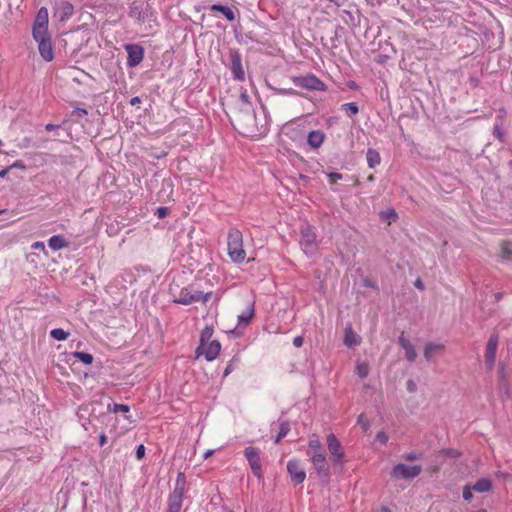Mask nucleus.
<instances>
[{"instance_id": "3c124183", "label": "nucleus", "mask_w": 512, "mask_h": 512, "mask_svg": "<svg viewBox=\"0 0 512 512\" xmlns=\"http://www.w3.org/2000/svg\"><path fill=\"white\" fill-rule=\"evenodd\" d=\"M24 167H25L24 164L20 161H16L10 166V168H21V169H23Z\"/></svg>"}, {"instance_id": "cd10ccee", "label": "nucleus", "mask_w": 512, "mask_h": 512, "mask_svg": "<svg viewBox=\"0 0 512 512\" xmlns=\"http://www.w3.org/2000/svg\"><path fill=\"white\" fill-rule=\"evenodd\" d=\"M369 370L370 368L367 362L358 361L356 363V373L361 379H364L368 376Z\"/></svg>"}, {"instance_id": "ddd939ff", "label": "nucleus", "mask_w": 512, "mask_h": 512, "mask_svg": "<svg viewBox=\"0 0 512 512\" xmlns=\"http://www.w3.org/2000/svg\"><path fill=\"white\" fill-rule=\"evenodd\" d=\"M295 83L297 86L309 90L324 91L326 88L325 84L314 75L300 77L295 80Z\"/></svg>"}, {"instance_id": "6e6d98bb", "label": "nucleus", "mask_w": 512, "mask_h": 512, "mask_svg": "<svg viewBox=\"0 0 512 512\" xmlns=\"http://www.w3.org/2000/svg\"><path fill=\"white\" fill-rule=\"evenodd\" d=\"M415 286H416L417 288H419V289H423V287H424V286H423L422 281H421V280H419V279H418V280H416V282H415Z\"/></svg>"}, {"instance_id": "39448f33", "label": "nucleus", "mask_w": 512, "mask_h": 512, "mask_svg": "<svg viewBox=\"0 0 512 512\" xmlns=\"http://www.w3.org/2000/svg\"><path fill=\"white\" fill-rule=\"evenodd\" d=\"M300 247L308 256L313 257L318 252L319 242L313 228L308 223H304L300 228Z\"/></svg>"}, {"instance_id": "864d4df0", "label": "nucleus", "mask_w": 512, "mask_h": 512, "mask_svg": "<svg viewBox=\"0 0 512 512\" xmlns=\"http://www.w3.org/2000/svg\"><path fill=\"white\" fill-rule=\"evenodd\" d=\"M10 168H6L0 171V178H5Z\"/></svg>"}, {"instance_id": "2f4dec72", "label": "nucleus", "mask_w": 512, "mask_h": 512, "mask_svg": "<svg viewBox=\"0 0 512 512\" xmlns=\"http://www.w3.org/2000/svg\"><path fill=\"white\" fill-rule=\"evenodd\" d=\"M108 408H109V411H112L114 413H118V412L127 413L130 410V407L128 405L117 404V403H114L113 407H111V405H109Z\"/></svg>"}, {"instance_id": "13d9d810", "label": "nucleus", "mask_w": 512, "mask_h": 512, "mask_svg": "<svg viewBox=\"0 0 512 512\" xmlns=\"http://www.w3.org/2000/svg\"><path fill=\"white\" fill-rule=\"evenodd\" d=\"M380 511L381 512H391V510L387 506H382Z\"/></svg>"}, {"instance_id": "f03ea898", "label": "nucleus", "mask_w": 512, "mask_h": 512, "mask_svg": "<svg viewBox=\"0 0 512 512\" xmlns=\"http://www.w3.org/2000/svg\"><path fill=\"white\" fill-rule=\"evenodd\" d=\"M219 298L214 295L212 292H208L203 294L202 292L192 289V288H183L178 296L177 302L184 305H189L194 302L202 301L204 304L211 303V307L206 315L207 318L214 319L218 316L216 306L213 307L216 302H218Z\"/></svg>"}, {"instance_id": "aec40b11", "label": "nucleus", "mask_w": 512, "mask_h": 512, "mask_svg": "<svg viewBox=\"0 0 512 512\" xmlns=\"http://www.w3.org/2000/svg\"><path fill=\"white\" fill-rule=\"evenodd\" d=\"M48 246L53 251H58L69 246V242L62 235H54L48 240Z\"/></svg>"}, {"instance_id": "a211bd4d", "label": "nucleus", "mask_w": 512, "mask_h": 512, "mask_svg": "<svg viewBox=\"0 0 512 512\" xmlns=\"http://www.w3.org/2000/svg\"><path fill=\"white\" fill-rule=\"evenodd\" d=\"M325 140V134L321 130H313L308 134L307 143L313 149L321 147Z\"/></svg>"}, {"instance_id": "b1692460", "label": "nucleus", "mask_w": 512, "mask_h": 512, "mask_svg": "<svg viewBox=\"0 0 512 512\" xmlns=\"http://www.w3.org/2000/svg\"><path fill=\"white\" fill-rule=\"evenodd\" d=\"M210 9H211V11H216V12L222 13L225 16V18L229 21L235 20L234 11L228 6H224V5H220V4H213L210 7Z\"/></svg>"}, {"instance_id": "72a5a7b5", "label": "nucleus", "mask_w": 512, "mask_h": 512, "mask_svg": "<svg viewBox=\"0 0 512 512\" xmlns=\"http://www.w3.org/2000/svg\"><path fill=\"white\" fill-rule=\"evenodd\" d=\"M472 491H474V490L472 489V486H470V485H465L463 487L462 496L465 501H470L473 498Z\"/></svg>"}, {"instance_id": "f704fd0d", "label": "nucleus", "mask_w": 512, "mask_h": 512, "mask_svg": "<svg viewBox=\"0 0 512 512\" xmlns=\"http://www.w3.org/2000/svg\"><path fill=\"white\" fill-rule=\"evenodd\" d=\"M396 217H397V214H396L395 210H393V209H388L386 211L381 212V218L383 220H394V219H396Z\"/></svg>"}, {"instance_id": "7c9ffc66", "label": "nucleus", "mask_w": 512, "mask_h": 512, "mask_svg": "<svg viewBox=\"0 0 512 512\" xmlns=\"http://www.w3.org/2000/svg\"><path fill=\"white\" fill-rule=\"evenodd\" d=\"M254 315V308L253 305H249L246 309V311L242 312L237 316V320H251Z\"/></svg>"}, {"instance_id": "de8ad7c7", "label": "nucleus", "mask_w": 512, "mask_h": 512, "mask_svg": "<svg viewBox=\"0 0 512 512\" xmlns=\"http://www.w3.org/2000/svg\"><path fill=\"white\" fill-rule=\"evenodd\" d=\"M444 452L450 456V457H457L458 456V452L453 450V449H447V450H444Z\"/></svg>"}, {"instance_id": "c03bdc74", "label": "nucleus", "mask_w": 512, "mask_h": 512, "mask_svg": "<svg viewBox=\"0 0 512 512\" xmlns=\"http://www.w3.org/2000/svg\"><path fill=\"white\" fill-rule=\"evenodd\" d=\"M407 390L409 392H415L416 391V384L413 380H408L406 383Z\"/></svg>"}, {"instance_id": "a19ab883", "label": "nucleus", "mask_w": 512, "mask_h": 512, "mask_svg": "<svg viewBox=\"0 0 512 512\" xmlns=\"http://www.w3.org/2000/svg\"><path fill=\"white\" fill-rule=\"evenodd\" d=\"M168 208L166 207H159L156 211V215L158 218L162 219L165 218L168 215Z\"/></svg>"}, {"instance_id": "bb28decb", "label": "nucleus", "mask_w": 512, "mask_h": 512, "mask_svg": "<svg viewBox=\"0 0 512 512\" xmlns=\"http://www.w3.org/2000/svg\"><path fill=\"white\" fill-rule=\"evenodd\" d=\"M308 446L310 449V451L308 452L309 455H311V453H317V452L323 453L321 443L315 434L312 435V437L310 438Z\"/></svg>"}, {"instance_id": "2eb2a0df", "label": "nucleus", "mask_w": 512, "mask_h": 512, "mask_svg": "<svg viewBox=\"0 0 512 512\" xmlns=\"http://www.w3.org/2000/svg\"><path fill=\"white\" fill-rule=\"evenodd\" d=\"M221 350V344L218 340L210 341L206 346L203 347L201 355H204L205 359L210 362L217 358Z\"/></svg>"}, {"instance_id": "603ef678", "label": "nucleus", "mask_w": 512, "mask_h": 512, "mask_svg": "<svg viewBox=\"0 0 512 512\" xmlns=\"http://www.w3.org/2000/svg\"><path fill=\"white\" fill-rule=\"evenodd\" d=\"M57 128H58V126H56V125H54V124H47V125L45 126V129H46L47 131H53V130H55V129H57Z\"/></svg>"}, {"instance_id": "1a4fd4ad", "label": "nucleus", "mask_w": 512, "mask_h": 512, "mask_svg": "<svg viewBox=\"0 0 512 512\" xmlns=\"http://www.w3.org/2000/svg\"><path fill=\"white\" fill-rule=\"evenodd\" d=\"M244 455L249 463L252 473L258 479H262L263 472L259 450L253 446H249L245 448Z\"/></svg>"}, {"instance_id": "c9c22d12", "label": "nucleus", "mask_w": 512, "mask_h": 512, "mask_svg": "<svg viewBox=\"0 0 512 512\" xmlns=\"http://www.w3.org/2000/svg\"><path fill=\"white\" fill-rule=\"evenodd\" d=\"M357 422L361 425L364 431H367L370 427V423L364 414L359 415Z\"/></svg>"}, {"instance_id": "20e7f679", "label": "nucleus", "mask_w": 512, "mask_h": 512, "mask_svg": "<svg viewBox=\"0 0 512 512\" xmlns=\"http://www.w3.org/2000/svg\"><path fill=\"white\" fill-rule=\"evenodd\" d=\"M186 476L184 472H178L175 487L168 496L167 512H180L183 504V497L186 487Z\"/></svg>"}, {"instance_id": "423d86ee", "label": "nucleus", "mask_w": 512, "mask_h": 512, "mask_svg": "<svg viewBox=\"0 0 512 512\" xmlns=\"http://www.w3.org/2000/svg\"><path fill=\"white\" fill-rule=\"evenodd\" d=\"M327 447L331 455V460L334 466L342 465L344 463L345 453L342 445L335 434L330 433L327 436Z\"/></svg>"}, {"instance_id": "052dcab7", "label": "nucleus", "mask_w": 512, "mask_h": 512, "mask_svg": "<svg viewBox=\"0 0 512 512\" xmlns=\"http://www.w3.org/2000/svg\"><path fill=\"white\" fill-rule=\"evenodd\" d=\"M368 181H370V182L375 181V177H374V175H372V174H371V175H369V176H368Z\"/></svg>"}, {"instance_id": "4c0bfd02", "label": "nucleus", "mask_w": 512, "mask_h": 512, "mask_svg": "<svg viewBox=\"0 0 512 512\" xmlns=\"http://www.w3.org/2000/svg\"><path fill=\"white\" fill-rule=\"evenodd\" d=\"M135 455L138 460L145 456V446L143 444L137 446Z\"/></svg>"}, {"instance_id": "4be33fe9", "label": "nucleus", "mask_w": 512, "mask_h": 512, "mask_svg": "<svg viewBox=\"0 0 512 512\" xmlns=\"http://www.w3.org/2000/svg\"><path fill=\"white\" fill-rule=\"evenodd\" d=\"M472 489L478 493H485L492 489V481L488 478H481L475 482Z\"/></svg>"}, {"instance_id": "6e6552de", "label": "nucleus", "mask_w": 512, "mask_h": 512, "mask_svg": "<svg viewBox=\"0 0 512 512\" xmlns=\"http://www.w3.org/2000/svg\"><path fill=\"white\" fill-rule=\"evenodd\" d=\"M498 344H499V335L497 332H494L490 335V337L488 339L485 354H484L485 365H486L487 370H489V371H492L494 369Z\"/></svg>"}, {"instance_id": "4d7b16f0", "label": "nucleus", "mask_w": 512, "mask_h": 512, "mask_svg": "<svg viewBox=\"0 0 512 512\" xmlns=\"http://www.w3.org/2000/svg\"><path fill=\"white\" fill-rule=\"evenodd\" d=\"M213 452H214L213 450L206 451L204 454V457L207 458V457L211 456L213 454Z\"/></svg>"}, {"instance_id": "79ce46f5", "label": "nucleus", "mask_w": 512, "mask_h": 512, "mask_svg": "<svg viewBox=\"0 0 512 512\" xmlns=\"http://www.w3.org/2000/svg\"><path fill=\"white\" fill-rule=\"evenodd\" d=\"M328 177H329L331 183H335L337 180H341L343 178L342 174L336 173V172L329 173Z\"/></svg>"}, {"instance_id": "69168bd1", "label": "nucleus", "mask_w": 512, "mask_h": 512, "mask_svg": "<svg viewBox=\"0 0 512 512\" xmlns=\"http://www.w3.org/2000/svg\"><path fill=\"white\" fill-rule=\"evenodd\" d=\"M2 144H3V143H2V141L0 140V147L2 146Z\"/></svg>"}, {"instance_id": "6ab92c4d", "label": "nucleus", "mask_w": 512, "mask_h": 512, "mask_svg": "<svg viewBox=\"0 0 512 512\" xmlns=\"http://www.w3.org/2000/svg\"><path fill=\"white\" fill-rule=\"evenodd\" d=\"M361 343V337L353 331L351 325H348L346 328H345V333H344V344L351 348V347H354V346H357Z\"/></svg>"}, {"instance_id": "09e8293b", "label": "nucleus", "mask_w": 512, "mask_h": 512, "mask_svg": "<svg viewBox=\"0 0 512 512\" xmlns=\"http://www.w3.org/2000/svg\"><path fill=\"white\" fill-rule=\"evenodd\" d=\"M494 135L497 138L502 139V132H501V130H500L498 125H496L495 128H494Z\"/></svg>"}, {"instance_id": "f257e3e1", "label": "nucleus", "mask_w": 512, "mask_h": 512, "mask_svg": "<svg viewBox=\"0 0 512 512\" xmlns=\"http://www.w3.org/2000/svg\"><path fill=\"white\" fill-rule=\"evenodd\" d=\"M49 13L46 7H41L34 19L32 25V37L37 43L40 56L46 62L54 59V48L51 35L48 30Z\"/></svg>"}, {"instance_id": "9d476101", "label": "nucleus", "mask_w": 512, "mask_h": 512, "mask_svg": "<svg viewBox=\"0 0 512 512\" xmlns=\"http://www.w3.org/2000/svg\"><path fill=\"white\" fill-rule=\"evenodd\" d=\"M421 471L422 468L419 465L407 466L399 463L392 468L390 474L395 479H413L419 476Z\"/></svg>"}, {"instance_id": "dca6fc26", "label": "nucleus", "mask_w": 512, "mask_h": 512, "mask_svg": "<svg viewBox=\"0 0 512 512\" xmlns=\"http://www.w3.org/2000/svg\"><path fill=\"white\" fill-rule=\"evenodd\" d=\"M398 343L405 351L406 359L409 362H414L417 358V352L408 338L402 333L398 339Z\"/></svg>"}, {"instance_id": "9b49d317", "label": "nucleus", "mask_w": 512, "mask_h": 512, "mask_svg": "<svg viewBox=\"0 0 512 512\" xmlns=\"http://www.w3.org/2000/svg\"><path fill=\"white\" fill-rule=\"evenodd\" d=\"M127 52V66L130 68L138 66L144 58V48L139 44H125Z\"/></svg>"}, {"instance_id": "338daca9", "label": "nucleus", "mask_w": 512, "mask_h": 512, "mask_svg": "<svg viewBox=\"0 0 512 512\" xmlns=\"http://www.w3.org/2000/svg\"><path fill=\"white\" fill-rule=\"evenodd\" d=\"M2 213V211H0V214Z\"/></svg>"}, {"instance_id": "bf43d9fd", "label": "nucleus", "mask_w": 512, "mask_h": 512, "mask_svg": "<svg viewBox=\"0 0 512 512\" xmlns=\"http://www.w3.org/2000/svg\"><path fill=\"white\" fill-rule=\"evenodd\" d=\"M250 322L248 321H245V322H238V326L242 325L243 328L247 326V324H249Z\"/></svg>"}, {"instance_id": "ea45409f", "label": "nucleus", "mask_w": 512, "mask_h": 512, "mask_svg": "<svg viewBox=\"0 0 512 512\" xmlns=\"http://www.w3.org/2000/svg\"><path fill=\"white\" fill-rule=\"evenodd\" d=\"M376 440L382 444H386L388 441V435L384 431H379L376 435Z\"/></svg>"}, {"instance_id": "0e129e2a", "label": "nucleus", "mask_w": 512, "mask_h": 512, "mask_svg": "<svg viewBox=\"0 0 512 512\" xmlns=\"http://www.w3.org/2000/svg\"><path fill=\"white\" fill-rule=\"evenodd\" d=\"M500 113H501L502 115H504V114H505V110H504V109H501V110H500Z\"/></svg>"}, {"instance_id": "49530a36", "label": "nucleus", "mask_w": 512, "mask_h": 512, "mask_svg": "<svg viewBox=\"0 0 512 512\" xmlns=\"http://www.w3.org/2000/svg\"><path fill=\"white\" fill-rule=\"evenodd\" d=\"M240 100H241L244 104H249V96H248L247 92H243V93H241V95H240Z\"/></svg>"}, {"instance_id": "37998d69", "label": "nucleus", "mask_w": 512, "mask_h": 512, "mask_svg": "<svg viewBox=\"0 0 512 512\" xmlns=\"http://www.w3.org/2000/svg\"><path fill=\"white\" fill-rule=\"evenodd\" d=\"M304 339L302 336H297L293 339V345L297 348L303 345Z\"/></svg>"}, {"instance_id": "7ed1b4c3", "label": "nucleus", "mask_w": 512, "mask_h": 512, "mask_svg": "<svg viewBox=\"0 0 512 512\" xmlns=\"http://www.w3.org/2000/svg\"><path fill=\"white\" fill-rule=\"evenodd\" d=\"M227 250L230 259L234 263H242L246 258V252L243 248V236L236 228H232L228 232Z\"/></svg>"}, {"instance_id": "f3484780", "label": "nucleus", "mask_w": 512, "mask_h": 512, "mask_svg": "<svg viewBox=\"0 0 512 512\" xmlns=\"http://www.w3.org/2000/svg\"><path fill=\"white\" fill-rule=\"evenodd\" d=\"M214 332L213 325H207L200 334V343L199 346L196 348V357L201 356V351L203 350V347L206 346L211 340L212 335Z\"/></svg>"}, {"instance_id": "393cba45", "label": "nucleus", "mask_w": 512, "mask_h": 512, "mask_svg": "<svg viewBox=\"0 0 512 512\" xmlns=\"http://www.w3.org/2000/svg\"><path fill=\"white\" fill-rule=\"evenodd\" d=\"M279 432L278 435L275 438V443H279L281 439L287 436V434L290 431V423L287 420L279 419Z\"/></svg>"}, {"instance_id": "680f3d73", "label": "nucleus", "mask_w": 512, "mask_h": 512, "mask_svg": "<svg viewBox=\"0 0 512 512\" xmlns=\"http://www.w3.org/2000/svg\"><path fill=\"white\" fill-rule=\"evenodd\" d=\"M77 111L83 115L87 114V111L85 109H78Z\"/></svg>"}, {"instance_id": "473e14b6", "label": "nucleus", "mask_w": 512, "mask_h": 512, "mask_svg": "<svg viewBox=\"0 0 512 512\" xmlns=\"http://www.w3.org/2000/svg\"><path fill=\"white\" fill-rule=\"evenodd\" d=\"M342 109L349 112L350 115H356L359 112V107L356 103L350 102L342 105Z\"/></svg>"}, {"instance_id": "4468645a", "label": "nucleus", "mask_w": 512, "mask_h": 512, "mask_svg": "<svg viewBox=\"0 0 512 512\" xmlns=\"http://www.w3.org/2000/svg\"><path fill=\"white\" fill-rule=\"evenodd\" d=\"M445 350V345L437 342H427L424 347V357L428 362H434L437 355Z\"/></svg>"}, {"instance_id": "58836bf2", "label": "nucleus", "mask_w": 512, "mask_h": 512, "mask_svg": "<svg viewBox=\"0 0 512 512\" xmlns=\"http://www.w3.org/2000/svg\"><path fill=\"white\" fill-rule=\"evenodd\" d=\"M421 455L416 452H409L404 455V459L407 461H415L420 459Z\"/></svg>"}, {"instance_id": "412c9836", "label": "nucleus", "mask_w": 512, "mask_h": 512, "mask_svg": "<svg viewBox=\"0 0 512 512\" xmlns=\"http://www.w3.org/2000/svg\"><path fill=\"white\" fill-rule=\"evenodd\" d=\"M74 7L72 4L68 2H62L57 7V14L59 15V19L64 21L70 18L73 15Z\"/></svg>"}, {"instance_id": "5701e85b", "label": "nucleus", "mask_w": 512, "mask_h": 512, "mask_svg": "<svg viewBox=\"0 0 512 512\" xmlns=\"http://www.w3.org/2000/svg\"><path fill=\"white\" fill-rule=\"evenodd\" d=\"M366 159L369 168H375L381 163V156L379 152L372 148L367 150Z\"/></svg>"}, {"instance_id": "f8f14e48", "label": "nucleus", "mask_w": 512, "mask_h": 512, "mask_svg": "<svg viewBox=\"0 0 512 512\" xmlns=\"http://www.w3.org/2000/svg\"><path fill=\"white\" fill-rule=\"evenodd\" d=\"M287 471L291 477L292 483L296 486L304 482L306 473L301 467L300 461L293 459L287 463Z\"/></svg>"}, {"instance_id": "a878e982", "label": "nucleus", "mask_w": 512, "mask_h": 512, "mask_svg": "<svg viewBox=\"0 0 512 512\" xmlns=\"http://www.w3.org/2000/svg\"><path fill=\"white\" fill-rule=\"evenodd\" d=\"M232 72L236 79L242 80L244 78V71L242 69L241 61L238 57L232 60Z\"/></svg>"}, {"instance_id": "e2e57ef3", "label": "nucleus", "mask_w": 512, "mask_h": 512, "mask_svg": "<svg viewBox=\"0 0 512 512\" xmlns=\"http://www.w3.org/2000/svg\"><path fill=\"white\" fill-rule=\"evenodd\" d=\"M495 297H496L497 300H499L501 298V294L498 293V294L495 295Z\"/></svg>"}, {"instance_id": "8fccbe9b", "label": "nucleus", "mask_w": 512, "mask_h": 512, "mask_svg": "<svg viewBox=\"0 0 512 512\" xmlns=\"http://www.w3.org/2000/svg\"><path fill=\"white\" fill-rule=\"evenodd\" d=\"M141 103V99L140 97L136 96V97H133L131 100H130V104L132 106H135L137 104Z\"/></svg>"}, {"instance_id": "0eeeda50", "label": "nucleus", "mask_w": 512, "mask_h": 512, "mask_svg": "<svg viewBox=\"0 0 512 512\" xmlns=\"http://www.w3.org/2000/svg\"><path fill=\"white\" fill-rule=\"evenodd\" d=\"M311 462L318 476L322 478L325 483L330 480V467L326 459V455L323 453H311Z\"/></svg>"}, {"instance_id": "c85d7f7f", "label": "nucleus", "mask_w": 512, "mask_h": 512, "mask_svg": "<svg viewBox=\"0 0 512 512\" xmlns=\"http://www.w3.org/2000/svg\"><path fill=\"white\" fill-rule=\"evenodd\" d=\"M73 356L86 365H90L93 362V355L87 352L76 351Z\"/></svg>"}, {"instance_id": "5fc2aeb1", "label": "nucleus", "mask_w": 512, "mask_h": 512, "mask_svg": "<svg viewBox=\"0 0 512 512\" xmlns=\"http://www.w3.org/2000/svg\"><path fill=\"white\" fill-rule=\"evenodd\" d=\"M231 371H232V365H231V364H229V365L226 367L225 371H224V376H227Z\"/></svg>"}, {"instance_id": "c756f323", "label": "nucleus", "mask_w": 512, "mask_h": 512, "mask_svg": "<svg viewBox=\"0 0 512 512\" xmlns=\"http://www.w3.org/2000/svg\"><path fill=\"white\" fill-rule=\"evenodd\" d=\"M50 336L58 341H64L68 338L69 332H66L62 328H56L50 331Z\"/></svg>"}, {"instance_id": "a18cd8bd", "label": "nucleus", "mask_w": 512, "mask_h": 512, "mask_svg": "<svg viewBox=\"0 0 512 512\" xmlns=\"http://www.w3.org/2000/svg\"><path fill=\"white\" fill-rule=\"evenodd\" d=\"M106 442H107V436L104 433H101L99 435V445L102 447L106 444Z\"/></svg>"}, {"instance_id": "e433bc0d", "label": "nucleus", "mask_w": 512, "mask_h": 512, "mask_svg": "<svg viewBox=\"0 0 512 512\" xmlns=\"http://www.w3.org/2000/svg\"><path fill=\"white\" fill-rule=\"evenodd\" d=\"M31 248H32L33 250H40V251H42L46 256L48 255L47 250H46V247H45V244H44V242H42V241H36V242H34V243L31 245Z\"/></svg>"}]
</instances>
